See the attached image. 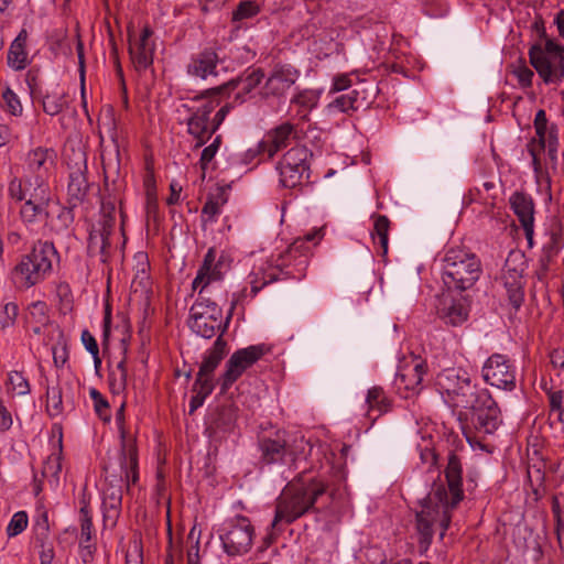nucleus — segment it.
Returning <instances> with one entry per match:
<instances>
[{"label": "nucleus", "mask_w": 564, "mask_h": 564, "mask_svg": "<svg viewBox=\"0 0 564 564\" xmlns=\"http://www.w3.org/2000/svg\"><path fill=\"white\" fill-rule=\"evenodd\" d=\"M346 508V487L329 485L324 479L303 471L283 489L271 527L281 531L278 528L281 522L290 524L308 512L322 516L327 523H337Z\"/></svg>", "instance_id": "f257e3e1"}, {"label": "nucleus", "mask_w": 564, "mask_h": 564, "mask_svg": "<svg viewBox=\"0 0 564 564\" xmlns=\"http://www.w3.org/2000/svg\"><path fill=\"white\" fill-rule=\"evenodd\" d=\"M448 490L443 484H434L431 491L421 501V510L416 511V530L420 543L429 545L432 542L434 524L445 531L451 522V511L462 501V464L458 456L449 453L445 469ZM444 532H442V535Z\"/></svg>", "instance_id": "f03ea898"}, {"label": "nucleus", "mask_w": 564, "mask_h": 564, "mask_svg": "<svg viewBox=\"0 0 564 564\" xmlns=\"http://www.w3.org/2000/svg\"><path fill=\"white\" fill-rule=\"evenodd\" d=\"M532 28L545 43H535L530 47V64L545 84H558L564 78V46L547 39L542 18L536 19Z\"/></svg>", "instance_id": "7ed1b4c3"}, {"label": "nucleus", "mask_w": 564, "mask_h": 564, "mask_svg": "<svg viewBox=\"0 0 564 564\" xmlns=\"http://www.w3.org/2000/svg\"><path fill=\"white\" fill-rule=\"evenodd\" d=\"M227 354L228 344L221 337H217L213 346L204 354L199 370L192 387L194 395H192L189 401V415L200 408L205 399L214 391V372Z\"/></svg>", "instance_id": "20e7f679"}, {"label": "nucleus", "mask_w": 564, "mask_h": 564, "mask_svg": "<svg viewBox=\"0 0 564 564\" xmlns=\"http://www.w3.org/2000/svg\"><path fill=\"white\" fill-rule=\"evenodd\" d=\"M258 449L263 465L293 464L299 458V438L291 437L286 431H276L259 437Z\"/></svg>", "instance_id": "39448f33"}, {"label": "nucleus", "mask_w": 564, "mask_h": 564, "mask_svg": "<svg viewBox=\"0 0 564 564\" xmlns=\"http://www.w3.org/2000/svg\"><path fill=\"white\" fill-rule=\"evenodd\" d=\"M464 284H444L435 295L437 316L447 325L458 326L468 318V299Z\"/></svg>", "instance_id": "423d86ee"}, {"label": "nucleus", "mask_w": 564, "mask_h": 564, "mask_svg": "<svg viewBox=\"0 0 564 564\" xmlns=\"http://www.w3.org/2000/svg\"><path fill=\"white\" fill-rule=\"evenodd\" d=\"M57 259L58 253L52 242H39L32 252L17 264L14 273L26 282L44 280L51 274L53 262Z\"/></svg>", "instance_id": "0eeeda50"}, {"label": "nucleus", "mask_w": 564, "mask_h": 564, "mask_svg": "<svg viewBox=\"0 0 564 564\" xmlns=\"http://www.w3.org/2000/svg\"><path fill=\"white\" fill-rule=\"evenodd\" d=\"M482 274L480 260L463 249H449L444 258L443 279L452 282H477Z\"/></svg>", "instance_id": "6e6552de"}, {"label": "nucleus", "mask_w": 564, "mask_h": 564, "mask_svg": "<svg viewBox=\"0 0 564 564\" xmlns=\"http://www.w3.org/2000/svg\"><path fill=\"white\" fill-rule=\"evenodd\" d=\"M230 316L223 321L221 310L217 304L208 305L203 302L194 303L188 318L189 328L204 338H212L219 332L218 337L227 330Z\"/></svg>", "instance_id": "1a4fd4ad"}, {"label": "nucleus", "mask_w": 564, "mask_h": 564, "mask_svg": "<svg viewBox=\"0 0 564 564\" xmlns=\"http://www.w3.org/2000/svg\"><path fill=\"white\" fill-rule=\"evenodd\" d=\"M270 351L265 344L251 345L236 350L226 361V369L219 378L220 390L225 393L243 372Z\"/></svg>", "instance_id": "9d476101"}, {"label": "nucleus", "mask_w": 564, "mask_h": 564, "mask_svg": "<svg viewBox=\"0 0 564 564\" xmlns=\"http://www.w3.org/2000/svg\"><path fill=\"white\" fill-rule=\"evenodd\" d=\"M254 530L248 518L238 516L228 520L223 528L220 540L225 553L229 556H240L249 552L253 541Z\"/></svg>", "instance_id": "9b49d317"}, {"label": "nucleus", "mask_w": 564, "mask_h": 564, "mask_svg": "<svg viewBox=\"0 0 564 564\" xmlns=\"http://www.w3.org/2000/svg\"><path fill=\"white\" fill-rule=\"evenodd\" d=\"M475 430L484 434H492L501 424L500 409L487 389L477 392L469 408Z\"/></svg>", "instance_id": "f8f14e48"}, {"label": "nucleus", "mask_w": 564, "mask_h": 564, "mask_svg": "<svg viewBox=\"0 0 564 564\" xmlns=\"http://www.w3.org/2000/svg\"><path fill=\"white\" fill-rule=\"evenodd\" d=\"M311 151L303 145L291 148L281 159L278 165L280 183L286 188H295L302 184L306 174L308 178V158Z\"/></svg>", "instance_id": "ddd939ff"}, {"label": "nucleus", "mask_w": 564, "mask_h": 564, "mask_svg": "<svg viewBox=\"0 0 564 564\" xmlns=\"http://www.w3.org/2000/svg\"><path fill=\"white\" fill-rule=\"evenodd\" d=\"M484 380L492 387L511 391L516 388V368L502 354L491 355L482 367Z\"/></svg>", "instance_id": "4468645a"}, {"label": "nucleus", "mask_w": 564, "mask_h": 564, "mask_svg": "<svg viewBox=\"0 0 564 564\" xmlns=\"http://www.w3.org/2000/svg\"><path fill=\"white\" fill-rule=\"evenodd\" d=\"M264 78L262 68H248L240 76L229 80L210 90L212 94L220 95L228 90L238 89L235 95L234 102L243 104L248 99L254 97V89L261 84Z\"/></svg>", "instance_id": "2eb2a0df"}, {"label": "nucleus", "mask_w": 564, "mask_h": 564, "mask_svg": "<svg viewBox=\"0 0 564 564\" xmlns=\"http://www.w3.org/2000/svg\"><path fill=\"white\" fill-rule=\"evenodd\" d=\"M438 384L455 402L456 406L468 409L478 391H474L470 379L466 372L459 375L455 370H448L438 379Z\"/></svg>", "instance_id": "dca6fc26"}, {"label": "nucleus", "mask_w": 564, "mask_h": 564, "mask_svg": "<svg viewBox=\"0 0 564 564\" xmlns=\"http://www.w3.org/2000/svg\"><path fill=\"white\" fill-rule=\"evenodd\" d=\"M232 261L234 259L229 252L225 250L217 251L214 247L209 248L196 278L192 282H216L223 280L226 273L230 271Z\"/></svg>", "instance_id": "f3484780"}, {"label": "nucleus", "mask_w": 564, "mask_h": 564, "mask_svg": "<svg viewBox=\"0 0 564 564\" xmlns=\"http://www.w3.org/2000/svg\"><path fill=\"white\" fill-rule=\"evenodd\" d=\"M68 167L70 170L67 188L69 202L76 205L77 203H82L84 200L89 189V183L86 177V153L79 150L75 154L74 162H68Z\"/></svg>", "instance_id": "a211bd4d"}, {"label": "nucleus", "mask_w": 564, "mask_h": 564, "mask_svg": "<svg viewBox=\"0 0 564 564\" xmlns=\"http://www.w3.org/2000/svg\"><path fill=\"white\" fill-rule=\"evenodd\" d=\"M300 76L297 69L290 65L275 66L267 78L263 90L261 91L264 98L270 96L280 97L295 84Z\"/></svg>", "instance_id": "6ab92c4d"}, {"label": "nucleus", "mask_w": 564, "mask_h": 564, "mask_svg": "<svg viewBox=\"0 0 564 564\" xmlns=\"http://www.w3.org/2000/svg\"><path fill=\"white\" fill-rule=\"evenodd\" d=\"M294 126L284 122L270 130L265 137L258 143V153L267 154L271 159L278 151L288 147L290 140L294 137Z\"/></svg>", "instance_id": "aec40b11"}, {"label": "nucleus", "mask_w": 564, "mask_h": 564, "mask_svg": "<svg viewBox=\"0 0 564 564\" xmlns=\"http://www.w3.org/2000/svg\"><path fill=\"white\" fill-rule=\"evenodd\" d=\"M221 63L216 47H205L194 55L187 65V73L192 76L206 79L209 76H217V66Z\"/></svg>", "instance_id": "412c9836"}, {"label": "nucleus", "mask_w": 564, "mask_h": 564, "mask_svg": "<svg viewBox=\"0 0 564 564\" xmlns=\"http://www.w3.org/2000/svg\"><path fill=\"white\" fill-rule=\"evenodd\" d=\"M218 105L219 100L210 98L203 100L197 107L188 108L191 115L186 119L187 133L198 137L203 132H208L209 116Z\"/></svg>", "instance_id": "4be33fe9"}, {"label": "nucleus", "mask_w": 564, "mask_h": 564, "mask_svg": "<svg viewBox=\"0 0 564 564\" xmlns=\"http://www.w3.org/2000/svg\"><path fill=\"white\" fill-rule=\"evenodd\" d=\"M120 473L129 490L139 480L137 444H122L119 453Z\"/></svg>", "instance_id": "5701e85b"}, {"label": "nucleus", "mask_w": 564, "mask_h": 564, "mask_svg": "<svg viewBox=\"0 0 564 564\" xmlns=\"http://www.w3.org/2000/svg\"><path fill=\"white\" fill-rule=\"evenodd\" d=\"M236 420L237 412L232 403L219 405L212 414L206 432L210 437H216L218 432L226 433L231 431Z\"/></svg>", "instance_id": "b1692460"}, {"label": "nucleus", "mask_w": 564, "mask_h": 564, "mask_svg": "<svg viewBox=\"0 0 564 564\" xmlns=\"http://www.w3.org/2000/svg\"><path fill=\"white\" fill-rule=\"evenodd\" d=\"M122 204V198H112L102 196L100 208V220L98 230L101 232V249L110 248L109 238L116 224V205Z\"/></svg>", "instance_id": "393cba45"}, {"label": "nucleus", "mask_w": 564, "mask_h": 564, "mask_svg": "<svg viewBox=\"0 0 564 564\" xmlns=\"http://www.w3.org/2000/svg\"><path fill=\"white\" fill-rule=\"evenodd\" d=\"M119 151L117 150V156ZM102 169L105 176V195L106 197L122 198L121 195L126 188V181L119 172V160L106 162L102 160Z\"/></svg>", "instance_id": "a878e982"}, {"label": "nucleus", "mask_w": 564, "mask_h": 564, "mask_svg": "<svg viewBox=\"0 0 564 564\" xmlns=\"http://www.w3.org/2000/svg\"><path fill=\"white\" fill-rule=\"evenodd\" d=\"M509 204L518 217L521 227L530 229L531 224H534L533 198L524 192L517 191L509 197Z\"/></svg>", "instance_id": "bb28decb"}, {"label": "nucleus", "mask_w": 564, "mask_h": 564, "mask_svg": "<svg viewBox=\"0 0 564 564\" xmlns=\"http://www.w3.org/2000/svg\"><path fill=\"white\" fill-rule=\"evenodd\" d=\"M26 41L28 32L22 29L9 47L7 63L14 70H22L29 64Z\"/></svg>", "instance_id": "cd10ccee"}, {"label": "nucleus", "mask_w": 564, "mask_h": 564, "mask_svg": "<svg viewBox=\"0 0 564 564\" xmlns=\"http://www.w3.org/2000/svg\"><path fill=\"white\" fill-rule=\"evenodd\" d=\"M366 403L368 405L367 415L371 420H376L389 412L392 406L391 400L386 395L381 387H372L368 390Z\"/></svg>", "instance_id": "c85d7f7f"}, {"label": "nucleus", "mask_w": 564, "mask_h": 564, "mask_svg": "<svg viewBox=\"0 0 564 564\" xmlns=\"http://www.w3.org/2000/svg\"><path fill=\"white\" fill-rule=\"evenodd\" d=\"M228 202V194L225 187H217L216 193L207 196L206 203L202 208V221L214 223L221 213L223 206Z\"/></svg>", "instance_id": "c756f323"}, {"label": "nucleus", "mask_w": 564, "mask_h": 564, "mask_svg": "<svg viewBox=\"0 0 564 564\" xmlns=\"http://www.w3.org/2000/svg\"><path fill=\"white\" fill-rule=\"evenodd\" d=\"M50 202L51 197L44 198L42 192L40 196L35 195L34 200L25 202L20 209L22 220L32 224L39 218H47Z\"/></svg>", "instance_id": "7c9ffc66"}, {"label": "nucleus", "mask_w": 564, "mask_h": 564, "mask_svg": "<svg viewBox=\"0 0 564 564\" xmlns=\"http://www.w3.org/2000/svg\"><path fill=\"white\" fill-rule=\"evenodd\" d=\"M288 259H282L280 273L272 275L267 282H279L284 280L301 281L306 278L307 258H296L295 262L288 263Z\"/></svg>", "instance_id": "2f4dec72"}, {"label": "nucleus", "mask_w": 564, "mask_h": 564, "mask_svg": "<svg viewBox=\"0 0 564 564\" xmlns=\"http://www.w3.org/2000/svg\"><path fill=\"white\" fill-rule=\"evenodd\" d=\"M109 487L104 492V506L108 510L118 512L122 502V482L121 475H109L106 477Z\"/></svg>", "instance_id": "473e14b6"}, {"label": "nucleus", "mask_w": 564, "mask_h": 564, "mask_svg": "<svg viewBox=\"0 0 564 564\" xmlns=\"http://www.w3.org/2000/svg\"><path fill=\"white\" fill-rule=\"evenodd\" d=\"M154 44L130 43L129 53L138 72L145 70L153 63Z\"/></svg>", "instance_id": "72a5a7b5"}, {"label": "nucleus", "mask_w": 564, "mask_h": 564, "mask_svg": "<svg viewBox=\"0 0 564 564\" xmlns=\"http://www.w3.org/2000/svg\"><path fill=\"white\" fill-rule=\"evenodd\" d=\"M53 150L37 148L28 154V167L36 175L42 174V171H48L54 161Z\"/></svg>", "instance_id": "f704fd0d"}, {"label": "nucleus", "mask_w": 564, "mask_h": 564, "mask_svg": "<svg viewBox=\"0 0 564 564\" xmlns=\"http://www.w3.org/2000/svg\"><path fill=\"white\" fill-rule=\"evenodd\" d=\"M355 102V110L367 109L375 100L378 93L377 86L372 84L360 83L351 89Z\"/></svg>", "instance_id": "c9c22d12"}, {"label": "nucleus", "mask_w": 564, "mask_h": 564, "mask_svg": "<svg viewBox=\"0 0 564 564\" xmlns=\"http://www.w3.org/2000/svg\"><path fill=\"white\" fill-rule=\"evenodd\" d=\"M424 365L417 362L413 368L405 369L397 376V381L403 384L406 390H415L422 382L424 375Z\"/></svg>", "instance_id": "e433bc0d"}, {"label": "nucleus", "mask_w": 564, "mask_h": 564, "mask_svg": "<svg viewBox=\"0 0 564 564\" xmlns=\"http://www.w3.org/2000/svg\"><path fill=\"white\" fill-rule=\"evenodd\" d=\"M534 129L539 141V150H545L552 127H557L555 123H549L546 112L543 109L538 110L534 118Z\"/></svg>", "instance_id": "4c0bfd02"}, {"label": "nucleus", "mask_w": 564, "mask_h": 564, "mask_svg": "<svg viewBox=\"0 0 564 564\" xmlns=\"http://www.w3.org/2000/svg\"><path fill=\"white\" fill-rule=\"evenodd\" d=\"M318 101V95L313 90H303L292 98V102L299 105L301 110L299 116L306 119L310 110H312Z\"/></svg>", "instance_id": "58836bf2"}, {"label": "nucleus", "mask_w": 564, "mask_h": 564, "mask_svg": "<svg viewBox=\"0 0 564 564\" xmlns=\"http://www.w3.org/2000/svg\"><path fill=\"white\" fill-rule=\"evenodd\" d=\"M389 228H390V220L387 216H384V215L376 216L372 235H373V237L376 236L378 238V242L382 249V256H386L388 252Z\"/></svg>", "instance_id": "ea45409f"}, {"label": "nucleus", "mask_w": 564, "mask_h": 564, "mask_svg": "<svg viewBox=\"0 0 564 564\" xmlns=\"http://www.w3.org/2000/svg\"><path fill=\"white\" fill-rule=\"evenodd\" d=\"M62 470V463L59 455H51L43 464L42 476L48 480L52 486H57L59 482V473Z\"/></svg>", "instance_id": "a19ab883"}, {"label": "nucleus", "mask_w": 564, "mask_h": 564, "mask_svg": "<svg viewBox=\"0 0 564 564\" xmlns=\"http://www.w3.org/2000/svg\"><path fill=\"white\" fill-rule=\"evenodd\" d=\"M46 411L51 417H55L63 412L62 389L59 386L47 387L46 389Z\"/></svg>", "instance_id": "79ce46f5"}, {"label": "nucleus", "mask_w": 564, "mask_h": 564, "mask_svg": "<svg viewBox=\"0 0 564 564\" xmlns=\"http://www.w3.org/2000/svg\"><path fill=\"white\" fill-rule=\"evenodd\" d=\"M42 192L44 198L51 197L50 188L44 182L43 174L35 175L34 180H26L24 203L34 200L35 195Z\"/></svg>", "instance_id": "37998d69"}, {"label": "nucleus", "mask_w": 564, "mask_h": 564, "mask_svg": "<svg viewBox=\"0 0 564 564\" xmlns=\"http://www.w3.org/2000/svg\"><path fill=\"white\" fill-rule=\"evenodd\" d=\"M260 12V6L253 0L240 1L232 12L231 21L240 22L256 17Z\"/></svg>", "instance_id": "c03bdc74"}, {"label": "nucleus", "mask_w": 564, "mask_h": 564, "mask_svg": "<svg viewBox=\"0 0 564 564\" xmlns=\"http://www.w3.org/2000/svg\"><path fill=\"white\" fill-rule=\"evenodd\" d=\"M65 94H47L43 96L42 106L45 113L56 116L66 106Z\"/></svg>", "instance_id": "a18cd8bd"}, {"label": "nucleus", "mask_w": 564, "mask_h": 564, "mask_svg": "<svg viewBox=\"0 0 564 564\" xmlns=\"http://www.w3.org/2000/svg\"><path fill=\"white\" fill-rule=\"evenodd\" d=\"M562 234L561 227L554 224L551 228L549 240L543 246V251L547 258H552L560 251L562 247Z\"/></svg>", "instance_id": "49530a36"}, {"label": "nucleus", "mask_w": 564, "mask_h": 564, "mask_svg": "<svg viewBox=\"0 0 564 564\" xmlns=\"http://www.w3.org/2000/svg\"><path fill=\"white\" fill-rule=\"evenodd\" d=\"M329 110L332 111H338V112H345L348 113L349 111H356L355 110V102L352 98V91H348L347 94H343L338 97H336L329 105Z\"/></svg>", "instance_id": "de8ad7c7"}, {"label": "nucleus", "mask_w": 564, "mask_h": 564, "mask_svg": "<svg viewBox=\"0 0 564 564\" xmlns=\"http://www.w3.org/2000/svg\"><path fill=\"white\" fill-rule=\"evenodd\" d=\"M28 525V514L25 511H18L13 514L11 521L8 524L7 533L9 536H15L20 534Z\"/></svg>", "instance_id": "09e8293b"}, {"label": "nucleus", "mask_w": 564, "mask_h": 564, "mask_svg": "<svg viewBox=\"0 0 564 564\" xmlns=\"http://www.w3.org/2000/svg\"><path fill=\"white\" fill-rule=\"evenodd\" d=\"M8 383L13 390H17L20 395L29 394L31 391L29 381L19 371H11L9 373Z\"/></svg>", "instance_id": "8fccbe9b"}, {"label": "nucleus", "mask_w": 564, "mask_h": 564, "mask_svg": "<svg viewBox=\"0 0 564 564\" xmlns=\"http://www.w3.org/2000/svg\"><path fill=\"white\" fill-rule=\"evenodd\" d=\"M3 107L13 116L21 115L22 106L18 96L10 89L7 88L2 94Z\"/></svg>", "instance_id": "3c124183"}, {"label": "nucleus", "mask_w": 564, "mask_h": 564, "mask_svg": "<svg viewBox=\"0 0 564 564\" xmlns=\"http://www.w3.org/2000/svg\"><path fill=\"white\" fill-rule=\"evenodd\" d=\"M101 232L98 229H94L90 231L89 239H88V251L90 254H100L102 261H105V257L108 254V249L105 248L101 249Z\"/></svg>", "instance_id": "603ef678"}, {"label": "nucleus", "mask_w": 564, "mask_h": 564, "mask_svg": "<svg viewBox=\"0 0 564 564\" xmlns=\"http://www.w3.org/2000/svg\"><path fill=\"white\" fill-rule=\"evenodd\" d=\"M308 251V247L306 242L302 238L295 239L285 251V254L282 256V259H291L294 258H307L306 252Z\"/></svg>", "instance_id": "864d4df0"}, {"label": "nucleus", "mask_w": 564, "mask_h": 564, "mask_svg": "<svg viewBox=\"0 0 564 564\" xmlns=\"http://www.w3.org/2000/svg\"><path fill=\"white\" fill-rule=\"evenodd\" d=\"M510 304L516 308H520L524 300V290L521 284H505Z\"/></svg>", "instance_id": "5fc2aeb1"}, {"label": "nucleus", "mask_w": 564, "mask_h": 564, "mask_svg": "<svg viewBox=\"0 0 564 564\" xmlns=\"http://www.w3.org/2000/svg\"><path fill=\"white\" fill-rule=\"evenodd\" d=\"M48 519L47 514L44 512L41 514V517L37 518L35 524H34V532L36 542L44 543L48 535Z\"/></svg>", "instance_id": "6e6d98bb"}, {"label": "nucleus", "mask_w": 564, "mask_h": 564, "mask_svg": "<svg viewBox=\"0 0 564 564\" xmlns=\"http://www.w3.org/2000/svg\"><path fill=\"white\" fill-rule=\"evenodd\" d=\"M26 180L22 181L17 177L12 178L9 184V195L17 202H22L25 196Z\"/></svg>", "instance_id": "4d7b16f0"}, {"label": "nucleus", "mask_w": 564, "mask_h": 564, "mask_svg": "<svg viewBox=\"0 0 564 564\" xmlns=\"http://www.w3.org/2000/svg\"><path fill=\"white\" fill-rule=\"evenodd\" d=\"M124 408H126V403L122 402L116 413V421H117L119 433H120L121 445L122 444H137L135 438L127 437V431L124 429Z\"/></svg>", "instance_id": "13d9d810"}, {"label": "nucleus", "mask_w": 564, "mask_h": 564, "mask_svg": "<svg viewBox=\"0 0 564 564\" xmlns=\"http://www.w3.org/2000/svg\"><path fill=\"white\" fill-rule=\"evenodd\" d=\"M30 315L39 324H44L47 321V306L44 302L37 301L30 305Z\"/></svg>", "instance_id": "bf43d9fd"}, {"label": "nucleus", "mask_w": 564, "mask_h": 564, "mask_svg": "<svg viewBox=\"0 0 564 564\" xmlns=\"http://www.w3.org/2000/svg\"><path fill=\"white\" fill-rule=\"evenodd\" d=\"M514 75L518 78V82L521 87L528 88L532 85V78L534 76V73L532 69H530L527 65L522 64L519 67L514 69Z\"/></svg>", "instance_id": "052dcab7"}, {"label": "nucleus", "mask_w": 564, "mask_h": 564, "mask_svg": "<svg viewBox=\"0 0 564 564\" xmlns=\"http://www.w3.org/2000/svg\"><path fill=\"white\" fill-rule=\"evenodd\" d=\"M109 386L113 393L120 394L127 387V373L111 372L109 375Z\"/></svg>", "instance_id": "680f3d73"}, {"label": "nucleus", "mask_w": 564, "mask_h": 564, "mask_svg": "<svg viewBox=\"0 0 564 564\" xmlns=\"http://www.w3.org/2000/svg\"><path fill=\"white\" fill-rule=\"evenodd\" d=\"M149 268L150 263L144 256H140L137 267H135V274L132 279V282H144L149 279Z\"/></svg>", "instance_id": "e2e57ef3"}, {"label": "nucleus", "mask_w": 564, "mask_h": 564, "mask_svg": "<svg viewBox=\"0 0 564 564\" xmlns=\"http://www.w3.org/2000/svg\"><path fill=\"white\" fill-rule=\"evenodd\" d=\"M558 130L557 127H552L549 135V140L546 142L545 148H547V154L552 161L556 160L557 155V147H558Z\"/></svg>", "instance_id": "0e129e2a"}, {"label": "nucleus", "mask_w": 564, "mask_h": 564, "mask_svg": "<svg viewBox=\"0 0 564 564\" xmlns=\"http://www.w3.org/2000/svg\"><path fill=\"white\" fill-rule=\"evenodd\" d=\"M217 149L215 147H212L210 144L203 149L200 159H199V165L203 171V177L205 176V171L208 166V164L213 161L217 153Z\"/></svg>", "instance_id": "69168bd1"}, {"label": "nucleus", "mask_w": 564, "mask_h": 564, "mask_svg": "<svg viewBox=\"0 0 564 564\" xmlns=\"http://www.w3.org/2000/svg\"><path fill=\"white\" fill-rule=\"evenodd\" d=\"M91 533H93V519L91 518L82 519L80 539H82V544H84L85 547H88V545L86 543H88L91 540Z\"/></svg>", "instance_id": "338daca9"}, {"label": "nucleus", "mask_w": 564, "mask_h": 564, "mask_svg": "<svg viewBox=\"0 0 564 564\" xmlns=\"http://www.w3.org/2000/svg\"><path fill=\"white\" fill-rule=\"evenodd\" d=\"M82 341L85 348L91 354L96 355L99 352L98 344L95 337L90 334L89 330L85 329L82 333Z\"/></svg>", "instance_id": "774afa93"}]
</instances>
